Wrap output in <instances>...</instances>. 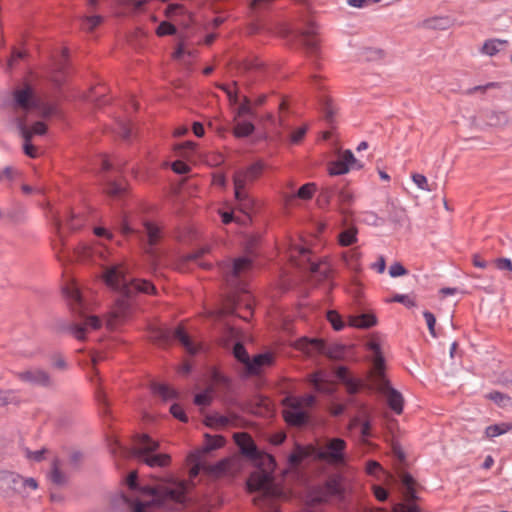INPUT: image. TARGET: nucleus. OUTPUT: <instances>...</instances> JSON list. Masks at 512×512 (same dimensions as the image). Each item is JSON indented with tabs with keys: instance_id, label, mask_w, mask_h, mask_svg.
Masks as SVG:
<instances>
[{
	"instance_id": "864d4df0",
	"label": "nucleus",
	"mask_w": 512,
	"mask_h": 512,
	"mask_svg": "<svg viewBox=\"0 0 512 512\" xmlns=\"http://www.w3.org/2000/svg\"><path fill=\"white\" fill-rule=\"evenodd\" d=\"M186 15L188 14L189 18L191 19V14L187 12L185 7L181 4H170L166 10H165V16L168 18H172L174 15Z\"/></svg>"
},
{
	"instance_id": "680f3d73",
	"label": "nucleus",
	"mask_w": 512,
	"mask_h": 512,
	"mask_svg": "<svg viewBox=\"0 0 512 512\" xmlns=\"http://www.w3.org/2000/svg\"><path fill=\"white\" fill-rule=\"evenodd\" d=\"M292 399H296L299 402V406L307 411V409L312 408L316 403V397L313 395H306L303 397H291Z\"/></svg>"
},
{
	"instance_id": "6e6d98bb",
	"label": "nucleus",
	"mask_w": 512,
	"mask_h": 512,
	"mask_svg": "<svg viewBox=\"0 0 512 512\" xmlns=\"http://www.w3.org/2000/svg\"><path fill=\"white\" fill-rule=\"evenodd\" d=\"M327 319L336 331H340L344 328V322L342 321L341 316L336 311H328Z\"/></svg>"
},
{
	"instance_id": "8fccbe9b",
	"label": "nucleus",
	"mask_w": 512,
	"mask_h": 512,
	"mask_svg": "<svg viewBox=\"0 0 512 512\" xmlns=\"http://www.w3.org/2000/svg\"><path fill=\"white\" fill-rule=\"evenodd\" d=\"M316 191L315 183H307L301 186L297 192V197L303 200H309L312 198L313 194Z\"/></svg>"
},
{
	"instance_id": "4468645a",
	"label": "nucleus",
	"mask_w": 512,
	"mask_h": 512,
	"mask_svg": "<svg viewBox=\"0 0 512 512\" xmlns=\"http://www.w3.org/2000/svg\"><path fill=\"white\" fill-rule=\"evenodd\" d=\"M252 267V260L248 257L234 259L233 263L220 264V270L228 283H233Z\"/></svg>"
},
{
	"instance_id": "423d86ee",
	"label": "nucleus",
	"mask_w": 512,
	"mask_h": 512,
	"mask_svg": "<svg viewBox=\"0 0 512 512\" xmlns=\"http://www.w3.org/2000/svg\"><path fill=\"white\" fill-rule=\"evenodd\" d=\"M159 448V442L150 438L147 434H138L134 437V447L129 451V456L138 459L149 467H166L171 458L168 454H152Z\"/></svg>"
},
{
	"instance_id": "c9c22d12",
	"label": "nucleus",
	"mask_w": 512,
	"mask_h": 512,
	"mask_svg": "<svg viewBox=\"0 0 512 512\" xmlns=\"http://www.w3.org/2000/svg\"><path fill=\"white\" fill-rule=\"evenodd\" d=\"M309 270L313 276L319 275L320 279H326L330 273V266L327 262H311Z\"/></svg>"
},
{
	"instance_id": "4c0bfd02",
	"label": "nucleus",
	"mask_w": 512,
	"mask_h": 512,
	"mask_svg": "<svg viewBox=\"0 0 512 512\" xmlns=\"http://www.w3.org/2000/svg\"><path fill=\"white\" fill-rule=\"evenodd\" d=\"M320 102L325 119L331 122L334 118L336 111L332 99L328 96H323Z\"/></svg>"
},
{
	"instance_id": "a211bd4d",
	"label": "nucleus",
	"mask_w": 512,
	"mask_h": 512,
	"mask_svg": "<svg viewBox=\"0 0 512 512\" xmlns=\"http://www.w3.org/2000/svg\"><path fill=\"white\" fill-rule=\"evenodd\" d=\"M63 293L69 302L71 310L79 314V316H83V300L78 288L74 284H70L63 289Z\"/></svg>"
},
{
	"instance_id": "dca6fc26",
	"label": "nucleus",
	"mask_w": 512,
	"mask_h": 512,
	"mask_svg": "<svg viewBox=\"0 0 512 512\" xmlns=\"http://www.w3.org/2000/svg\"><path fill=\"white\" fill-rule=\"evenodd\" d=\"M19 474L11 471H0V495L10 497L18 494Z\"/></svg>"
},
{
	"instance_id": "a19ab883",
	"label": "nucleus",
	"mask_w": 512,
	"mask_h": 512,
	"mask_svg": "<svg viewBox=\"0 0 512 512\" xmlns=\"http://www.w3.org/2000/svg\"><path fill=\"white\" fill-rule=\"evenodd\" d=\"M254 131V125L251 122L243 121L238 122L234 127V134L236 137H247Z\"/></svg>"
},
{
	"instance_id": "a878e982",
	"label": "nucleus",
	"mask_w": 512,
	"mask_h": 512,
	"mask_svg": "<svg viewBox=\"0 0 512 512\" xmlns=\"http://www.w3.org/2000/svg\"><path fill=\"white\" fill-rule=\"evenodd\" d=\"M16 128L20 136L24 139V153L31 158H36L38 156L37 148L31 144L30 134L25 130V124L18 120V126Z\"/></svg>"
},
{
	"instance_id": "f3484780",
	"label": "nucleus",
	"mask_w": 512,
	"mask_h": 512,
	"mask_svg": "<svg viewBox=\"0 0 512 512\" xmlns=\"http://www.w3.org/2000/svg\"><path fill=\"white\" fill-rule=\"evenodd\" d=\"M274 362V356L270 352L258 354L252 359L250 358L245 366L246 374L254 376L258 375L266 366H271Z\"/></svg>"
},
{
	"instance_id": "0eeeda50",
	"label": "nucleus",
	"mask_w": 512,
	"mask_h": 512,
	"mask_svg": "<svg viewBox=\"0 0 512 512\" xmlns=\"http://www.w3.org/2000/svg\"><path fill=\"white\" fill-rule=\"evenodd\" d=\"M149 338L160 346L170 345L174 341H178L191 355L196 354L199 350L198 345L193 343L181 325L174 329L169 327H151L149 329Z\"/></svg>"
},
{
	"instance_id": "3c124183",
	"label": "nucleus",
	"mask_w": 512,
	"mask_h": 512,
	"mask_svg": "<svg viewBox=\"0 0 512 512\" xmlns=\"http://www.w3.org/2000/svg\"><path fill=\"white\" fill-rule=\"evenodd\" d=\"M412 181L416 184V186L427 192L433 191V187L428 183L427 178L423 174L414 173L412 174Z\"/></svg>"
},
{
	"instance_id": "49530a36",
	"label": "nucleus",
	"mask_w": 512,
	"mask_h": 512,
	"mask_svg": "<svg viewBox=\"0 0 512 512\" xmlns=\"http://www.w3.org/2000/svg\"><path fill=\"white\" fill-rule=\"evenodd\" d=\"M350 166H347L341 159H337L336 161L332 162L329 166V174L331 176L335 175H343L349 172Z\"/></svg>"
},
{
	"instance_id": "bf43d9fd",
	"label": "nucleus",
	"mask_w": 512,
	"mask_h": 512,
	"mask_svg": "<svg viewBox=\"0 0 512 512\" xmlns=\"http://www.w3.org/2000/svg\"><path fill=\"white\" fill-rule=\"evenodd\" d=\"M156 33L158 36L174 35L176 27L167 21H163L157 27Z\"/></svg>"
},
{
	"instance_id": "de8ad7c7",
	"label": "nucleus",
	"mask_w": 512,
	"mask_h": 512,
	"mask_svg": "<svg viewBox=\"0 0 512 512\" xmlns=\"http://www.w3.org/2000/svg\"><path fill=\"white\" fill-rule=\"evenodd\" d=\"M488 398L494 401L500 407H506L512 403V399L510 396L498 391H493L489 393Z\"/></svg>"
},
{
	"instance_id": "1a4fd4ad",
	"label": "nucleus",
	"mask_w": 512,
	"mask_h": 512,
	"mask_svg": "<svg viewBox=\"0 0 512 512\" xmlns=\"http://www.w3.org/2000/svg\"><path fill=\"white\" fill-rule=\"evenodd\" d=\"M283 37H291L292 40L299 41L309 58L316 59L319 57L320 46L313 22H309L305 29H286L283 32Z\"/></svg>"
},
{
	"instance_id": "052dcab7",
	"label": "nucleus",
	"mask_w": 512,
	"mask_h": 512,
	"mask_svg": "<svg viewBox=\"0 0 512 512\" xmlns=\"http://www.w3.org/2000/svg\"><path fill=\"white\" fill-rule=\"evenodd\" d=\"M261 66L260 63L252 60H245L237 65L239 74H245L251 70L258 69Z\"/></svg>"
},
{
	"instance_id": "f257e3e1",
	"label": "nucleus",
	"mask_w": 512,
	"mask_h": 512,
	"mask_svg": "<svg viewBox=\"0 0 512 512\" xmlns=\"http://www.w3.org/2000/svg\"><path fill=\"white\" fill-rule=\"evenodd\" d=\"M233 438L241 455L259 468L249 475L246 482L248 492H259L253 499L254 504L263 512H281L276 501L282 497L283 492L272 476L276 465L274 458L260 451L246 432L235 433Z\"/></svg>"
},
{
	"instance_id": "79ce46f5",
	"label": "nucleus",
	"mask_w": 512,
	"mask_h": 512,
	"mask_svg": "<svg viewBox=\"0 0 512 512\" xmlns=\"http://www.w3.org/2000/svg\"><path fill=\"white\" fill-rule=\"evenodd\" d=\"M357 230L355 228H349L344 230L339 235V243L342 246H350L357 241Z\"/></svg>"
},
{
	"instance_id": "69168bd1",
	"label": "nucleus",
	"mask_w": 512,
	"mask_h": 512,
	"mask_svg": "<svg viewBox=\"0 0 512 512\" xmlns=\"http://www.w3.org/2000/svg\"><path fill=\"white\" fill-rule=\"evenodd\" d=\"M407 273L408 271L406 270V268L399 262L393 263L389 268V275L391 277H399L406 275Z\"/></svg>"
},
{
	"instance_id": "20e7f679",
	"label": "nucleus",
	"mask_w": 512,
	"mask_h": 512,
	"mask_svg": "<svg viewBox=\"0 0 512 512\" xmlns=\"http://www.w3.org/2000/svg\"><path fill=\"white\" fill-rule=\"evenodd\" d=\"M1 107L9 111L8 124L17 127L18 119L25 124V118L38 104L32 87L25 85L14 89L10 96L4 98Z\"/></svg>"
},
{
	"instance_id": "13d9d810",
	"label": "nucleus",
	"mask_w": 512,
	"mask_h": 512,
	"mask_svg": "<svg viewBox=\"0 0 512 512\" xmlns=\"http://www.w3.org/2000/svg\"><path fill=\"white\" fill-rule=\"evenodd\" d=\"M502 42L499 40H488L484 43L482 47V52L484 54H487L489 56H493L499 51V45H501Z\"/></svg>"
},
{
	"instance_id": "4be33fe9",
	"label": "nucleus",
	"mask_w": 512,
	"mask_h": 512,
	"mask_svg": "<svg viewBox=\"0 0 512 512\" xmlns=\"http://www.w3.org/2000/svg\"><path fill=\"white\" fill-rule=\"evenodd\" d=\"M297 348L306 354L312 355L315 353H322L325 348V344L319 339L303 338L298 341Z\"/></svg>"
},
{
	"instance_id": "aec40b11",
	"label": "nucleus",
	"mask_w": 512,
	"mask_h": 512,
	"mask_svg": "<svg viewBox=\"0 0 512 512\" xmlns=\"http://www.w3.org/2000/svg\"><path fill=\"white\" fill-rule=\"evenodd\" d=\"M367 347L373 353V377L384 374L385 359L380 344L373 340Z\"/></svg>"
},
{
	"instance_id": "603ef678",
	"label": "nucleus",
	"mask_w": 512,
	"mask_h": 512,
	"mask_svg": "<svg viewBox=\"0 0 512 512\" xmlns=\"http://www.w3.org/2000/svg\"><path fill=\"white\" fill-rule=\"evenodd\" d=\"M238 117L251 116L254 117L251 101L248 97H244L243 102L239 105L237 110Z\"/></svg>"
},
{
	"instance_id": "473e14b6",
	"label": "nucleus",
	"mask_w": 512,
	"mask_h": 512,
	"mask_svg": "<svg viewBox=\"0 0 512 512\" xmlns=\"http://www.w3.org/2000/svg\"><path fill=\"white\" fill-rule=\"evenodd\" d=\"M338 201L341 208V212L345 215L350 214L349 206L354 201V195L347 189H342L338 192Z\"/></svg>"
},
{
	"instance_id": "39448f33",
	"label": "nucleus",
	"mask_w": 512,
	"mask_h": 512,
	"mask_svg": "<svg viewBox=\"0 0 512 512\" xmlns=\"http://www.w3.org/2000/svg\"><path fill=\"white\" fill-rule=\"evenodd\" d=\"M264 163L257 161L247 168L238 169L233 175L234 194L240 209L245 214H249L252 211L255 200L246 191V188L256 181L264 170Z\"/></svg>"
},
{
	"instance_id": "ddd939ff",
	"label": "nucleus",
	"mask_w": 512,
	"mask_h": 512,
	"mask_svg": "<svg viewBox=\"0 0 512 512\" xmlns=\"http://www.w3.org/2000/svg\"><path fill=\"white\" fill-rule=\"evenodd\" d=\"M484 127L504 129L510 124V116L501 108H485L480 112Z\"/></svg>"
},
{
	"instance_id": "cd10ccee",
	"label": "nucleus",
	"mask_w": 512,
	"mask_h": 512,
	"mask_svg": "<svg viewBox=\"0 0 512 512\" xmlns=\"http://www.w3.org/2000/svg\"><path fill=\"white\" fill-rule=\"evenodd\" d=\"M309 381L318 392L330 393L332 391L331 383L325 378L323 372L314 373Z\"/></svg>"
},
{
	"instance_id": "0e129e2a",
	"label": "nucleus",
	"mask_w": 512,
	"mask_h": 512,
	"mask_svg": "<svg viewBox=\"0 0 512 512\" xmlns=\"http://www.w3.org/2000/svg\"><path fill=\"white\" fill-rule=\"evenodd\" d=\"M423 316L426 320V323H427V326H428L431 336L436 337L437 336L436 331H435L436 318H435L434 314L429 311H424Z\"/></svg>"
},
{
	"instance_id": "2eb2a0df",
	"label": "nucleus",
	"mask_w": 512,
	"mask_h": 512,
	"mask_svg": "<svg viewBox=\"0 0 512 512\" xmlns=\"http://www.w3.org/2000/svg\"><path fill=\"white\" fill-rule=\"evenodd\" d=\"M101 326V320L97 316L85 317L84 322L81 324H61L59 325V331H66L71 333L76 339L84 340L85 333L90 329H98Z\"/></svg>"
},
{
	"instance_id": "6ab92c4d",
	"label": "nucleus",
	"mask_w": 512,
	"mask_h": 512,
	"mask_svg": "<svg viewBox=\"0 0 512 512\" xmlns=\"http://www.w3.org/2000/svg\"><path fill=\"white\" fill-rule=\"evenodd\" d=\"M342 491L340 480L336 477L329 478L320 489V495L317 497V501L326 502L330 497L341 495Z\"/></svg>"
},
{
	"instance_id": "774afa93",
	"label": "nucleus",
	"mask_w": 512,
	"mask_h": 512,
	"mask_svg": "<svg viewBox=\"0 0 512 512\" xmlns=\"http://www.w3.org/2000/svg\"><path fill=\"white\" fill-rule=\"evenodd\" d=\"M393 512H421L419 507L413 504H396L393 508Z\"/></svg>"
},
{
	"instance_id": "338daca9",
	"label": "nucleus",
	"mask_w": 512,
	"mask_h": 512,
	"mask_svg": "<svg viewBox=\"0 0 512 512\" xmlns=\"http://www.w3.org/2000/svg\"><path fill=\"white\" fill-rule=\"evenodd\" d=\"M170 412L171 414L177 418L178 420H180L181 422H187L188 421V417L186 416L183 408L175 403L173 404L171 407H170Z\"/></svg>"
},
{
	"instance_id": "58836bf2",
	"label": "nucleus",
	"mask_w": 512,
	"mask_h": 512,
	"mask_svg": "<svg viewBox=\"0 0 512 512\" xmlns=\"http://www.w3.org/2000/svg\"><path fill=\"white\" fill-rule=\"evenodd\" d=\"M154 393L158 394L164 400H170L177 397V392L171 387L164 384H155L153 386Z\"/></svg>"
},
{
	"instance_id": "6e6552de",
	"label": "nucleus",
	"mask_w": 512,
	"mask_h": 512,
	"mask_svg": "<svg viewBox=\"0 0 512 512\" xmlns=\"http://www.w3.org/2000/svg\"><path fill=\"white\" fill-rule=\"evenodd\" d=\"M346 446L347 443L342 438H331L321 446H313L311 450L314 458L339 466L344 465L346 462Z\"/></svg>"
},
{
	"instance_id": "c85d7f7f",
	"label": "nucleus",
	"mask_w": 512,
	"mask_h": 512,
	"mask_svg": "<svg viewBox=\"0 0 512 512\" xmlns=\"http://www.w3.org/2000/svg\"><path fill=\"white\" fill-rule=\"evenodd\" d=\"M313 446H297L295 452L289 456V462L292 466H298L306 457L313 456Z\"/></svg>"
},
{
	"instance_id": "ea45409f",
	"label": "nucleus",
	"mask_w": 512,
	"mask_h": 512,
	"mask_svg": "<svg viewBox=\"0 0 512 512\" xmlns=\"http://www.w3.org/2000/svg\"><path fill=\"white\" fill-rule=\"evenodd\" d=\"M338 158L341 159V161H343L347 166H350V169H361L363 167V164H361L360 161L355 158L351 150L343 151Z\"/></svg>"
},
{
	"instance_id": "72a5a7b5",
	"label": "nucleus",
	"mask_w": 512,
	"mask_h": 512,
	"mask_svg": "<svg viewBox=\"0 0 512 512\" xmlns=\"http://www.w3.org/2000/svg\"><path fill=\"white\" fill-rule=\"evenodd\" d=\"M510 430H512L511 423L494 424V425L488 426L485 429V436L487 438H494V437L500 436L502 434H505Z\"/></svg>"
},
{
	"instance_id": "c03bdc74",
	"label": "nucleus",
	"mask_w": 512,
	"mask_h": 512,
	"mask_svg": "<svg viewBox=\"0 0 512 512\" xmlns=\"http://www.w3.org/2000/svg\"><path fill=\"white\" fill-rule=\"evenodd\" d=\"M335 192L336 191H335L334 186H329V185L323 186L321 188V191L318 196V203L321 206L328 205L330 203L332 197L334 196Z\"/></svg>"
},
{
	"instance_id": "37998d69",
	"label": "nucleus",
	"mask_w": 512,
	"mask_h": 512,
	"mask_svg": "<svg viewBox=\"0 0 512 512\" xmlns=\"http://www.w3.org/2000/svg\"><path fill=\"white\" fill-rule=\"evenodd\" d=\"M214 392L213 387H208L204 392L196 394L194 397V403L197 406H208L212 402V393Z\"/></svg>"
},
{
	"instance_id": "5701e85b",
	"label": "nucleus",
	"mask_w": 512,
	"mask_h": 512,
	"mask_svg": "<svg viewBox=\"0 0 512 512\" xmlns=\"http://www.w3.org/2000/svg\"><path fill=\"white\" fill-rule=\"evenodd\" d=\"M60 460L58 458H54L51 462V469L47 474L49 481L57 486H63L67 483V476L61 470Z\"/></svg>"
},
{
	"instance_id": "393cba45",
	"label": "nucleus",
	"mask_w": 512,
	"mask_h": 512,
	"mask_svg": "<svg viewBox=\"0 0 512 512\" xmlns=\"http://www.w3.org/2000/svg\"><path fill=\"white\" fill-rule=\"evenodd\" d=\"M376 317L372 314H361L349 317V325L356 328L367 329L376 324Z\"/></svg>"
},
{
	"instance_id": "412c9836",
	"label": "nucleus",
	"mask_w": 512,
	"mask_h": 512,
	"mask_svg": "<svg viewBox=\"0 0 512 512\" xmlns=\"http://www.w3.org/2000/svg\"><path fill=\"white\" fill-rule=\"evenodd\" d=\"M335 375L339 381H341L347 389L349 394H356L360 387L361 382L349 376L348 370L344 366H340L336 369Z\"/></svg>"
},
{
	"instance_id": "09e8293b",
	"label": "nucleus",
	"mask_w": 512,
	"mask_h": 512,
	"mask_svg": "<svg viewBox=\"0 0 512 512\" xmlns=\"http://www.w3.org/2000/svg\"><path fill=\"white\" fill-rule=\"evenodd\" d=\"M25 488H30L32 490H36L38 488V482L35 478H32V477L24 478L19 474L18 494L23 493Z\"/></svg>"
},
{
	"instance_id": "2f4dec72",
	"label": "nucleus",
	"mask_w": 512,
	"mask_h": 512,
	"mask_svg": "<svg viewBox=\"0 0 512 512\" xmlns=\"http://www.w3.org/2000/svg\"><path fill=\"white\" fill-rule=\"evenodd\" d=\"M105 192L112 198H122L126 194V187L113 180H108L105 184Z\"/></svg>"
},
{
	"instance_id": "5fc2aeb1",
	"label": "nucleus",
	"mask_w": 512,
	"mask_h": 512,
	"mask_svg": "<svg viewBox=\"0 0 512 512\" xmlns=\"http://www.w3.org/2000/svg\"><path fill=\"white\" fill-rule=\"evenodd\" d=\"M26 120L27 118H25V121ZM25 130L30 134V139H32L34 135H44L47 131V127L43 122L37 121L31 128H28L27 123L25 122Z\"/></svg>"
},
{
	"instance_id": "bb28decb",
	"label": "nucleus",
	"mask_w": 512,
	"mask_h": 512,
	"mask_svg": "<svg viewBox=\"0 0 512 512\" xmlns=\"http://www.w3.org/2000/svg\"><path fill=\"white\" fill-rule=\"evenodd\" d=\"M452 25V21L447 16H435L423 21V26L428 29L446 30Z\"/></svg>"
},
{
	"instance_id": "f704fd0d",
	"label": "nucleus",
	"mask_w": 512,
	"mask_h": 512,
	"mask_svg": "<svg viewBox=\"0 0 512 512\" xmlns=\"http://www.w3.org/2000/svg\"><path fill=\"white\" fill-rule=\"evenodd\" d=\"M225 443V438L221 435L211 436L209 434L205 435V445L203 447V452L208 453L210 451L216 450L222 447Z\"/></svg>"
},
{
	"instance_id": "a18cd8bd",
	"label": "nucleus",
	"mask_w": 512,
	"mask_h": 512,
	"mask_svg": "<svg viewBox=\"0 0 512 512\" xmlns=\"http://www.w3.org/2000/svg\"><path fill=\"white\" fill-rule=\"evenodd\" d=\"M233 355L240 363L244 365V367L246 366L247 362L250 359L249 354L246 351L244 345L240 342L234 345Z\"/></svg>"
},
{
	"instance_id": "4d7b16f0",
	"label": "nucleus",
	"mask_w": 512,
	"mask_h": 512,
	"mask_svg": "<svg viewBox=\"0 0 512 512\" xmlns=\"http://www.w3.org/2000/svg\"><path fill=\"white\" fill-rule=\"evenodd\" d=\"M103 18L101 16H86L83 18L82 28L87 31H92L95 27H97Z\"/></svg>"
},
{
	"instance_id": "e433bc0d",
	"label": "nucleus",
	"mask_w": 512,
	"mask_h": 512,
	"mask_svg": "<svg viewBox=\"0 0 512 512\" xmlns=\"http://www.w3.org/2000/svg\"><path fill=\"white\" fill-rule=\"evenodd\" d=\"M360 252H358L356 249H352L349 252L345 253L343 255L344 261L346 262L347 266L354 270L359 271L360 265H359V259H360Z\"/></svg>"
},
{
	"instance_id": "f03ea898",
	"label": "nucleus",
	"mask_w": 512,
	"mask_h": 512,
	"mask_svg": "<svg viewBox=\"0 0 512 512\" xmlns=\"http://www.w3.org/2000/svg\"><path fill=\"white\" fill-rule=\"evenodd\" d=\"M106 284L119 291L122 295L115 301L109 312L107 326L113 330L126 321L131 314V303L129 298L137 293L155 295L157 290L153 283L144 279H129L123 265H115L106 269L104 273Z\"/></svg>"
},
{
	"instance_id": "7ed1b4c3",
	"label": "nucleus",
	"mask_w": 512,
	"mask_h": 512,
	"mask_svg": "<svg viewBox=\"0 0 512 512\" xmlns=\"http://www.w3.org/2000/svg\"><path fill=\"white\" fill-rule=\"evenodd\" d=\"M193 485L191 481L180 480L169 481L157 486L138 487L140 493L153 496V499L148 502L136 501L133 512H145V509L151 505L164 506L168 502L185 504L188 499L187 493Z\"/></svg>"
},
{
	"instance_id": "9d476101",
	"label": "nucleus",
	"mask_w": 512,
	"mask_h": 512,
	"mask_svg": "<svg viewBox=\"0 0 512 512\" xmlns=\"http://www.w3.org/2000/svg\"><path fill=\"white\" fill-rule=\"evenodd\" d=\"M17 379L31 386L50 389L54 387V380L51 374L41 367H29L15 373Z\"/></svg>"
},
{
	"instance_id": "f8f14e48",
	"label": "nucleus",
	"mask_w": 512,
	"mask_h": 512,
	"mask_svg": "<svg viewBox=\"0 0 512 512\" xmlns=\"http://www.w3.org/2000/svg\"><path fill=\"white\" fill-rule=\"evenodd\" d=\"M283 405L285 406L283 417L289 425L301 427L308 423L309 413L299 406L298 400L286 397L283 400Z\"/></svg>"
},
{
	"instance_id": "b1692460",
	"label": "nucleus",
	"mask_w": 512,
	"mask_h": 512,
	"mask_svg": "<svg viewBox=\"0 0 512 512\" xmlns=\"http://www.w3.org/2000/svg\"><path fill=\"white\" fill-rule=\"evenodd\" d=\"M144 232L146 233L147 242L149 245V249H147V252L152 255L153 247L158 244L161 238L160 228L151 222H146L144 224Z\"/></svg>"
},
{
	"instance_id": "c756f323",
	"label": "nucleus",
	"mask_w": 512,
	"mask_h": 512,
	"mask_svg": "<svg viewBox=\"0 0 512 512\" xmlns=\"http://www.w3.org/2000/svg\"><path fill=\"white\" fill-rule=\"evenodd\" d=\"M205 424L212 428H224L231 424V419L218 413L210 414L205 417Z\"/></svg>"
},
{
	"instance_id": "7c9ffc66",
	"label": "nucleus",
	"mask_w": 512,
	"mask_h": 512,
	"mask_svg": "<svg viewBox=\"0 0 512 512\" xmlns=\"http://www.w3.org/2000/svg\"><path fill=\"white\" fill-rule=\"evenodd\" d=\"M207 252H208V248H200L194 252L188 253L185 256H183V261L184 262H194L196 265H198L204 269H209L211 267V264L201 260V257Z\"/></svg>"
},
{
	"instance_id": "9b49d317",
	"label": "nucleus",
	"mask_w": 512,
	"mask_h": 512,
	"mask_svg": "<svg viewBox=\"0 0 512 512\" xmlns=\"http://www.w3.org/2000/svg\"><path fill=\"white\" fill-rule=\"evenodd\" d=\"M373 381L377 390L385 396L389 407L396 414H401L404 403L402 394L390 385L384 374L373 377Z\"/></svg>"
},
{
	"instance_id": "e2e57ef3",
	"label": "nucleus",
	"mask_w": 512,
	"mask_h": 512,
	"mask_svg": "<svg viewBox=\"0 0 512 512\" xmlns=\"http://www.w3.org/2000/svg\"><path fill=\"white\" fill-rule=\"evenodd\" d=\"M15 395L12 391L6 390L2 391L0 390V407H5L11 403L15 402Z\"/></svg>"
}]
</instances>
